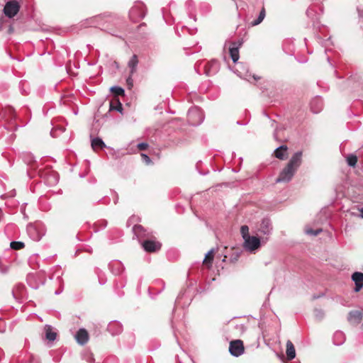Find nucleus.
Here are the masks:
<instances>
[{
	"instance_id": "obj_1",
	"label": "nucleus",
	"mask_w": 363,
	"mask_h": 363,
	"mask_svg": "<svg viewBox=\"0 0 363 363\" xmlns=\"http://www.w3.org/2000/svg\"><path fill=\"white\" fill-rule=\"evenodd\" d=\"M187 117L189 123L192 125H199L204 120L202 110L197 106L192 107L189 110Z\"/></svg>"
},
{
	"instance_id": "obj_2",
	"label": "nucleus",
	"mask_w": 363,
	"mask_h": 363,
	"mask_svg": "<svg viewBox=\"0 0 363 363\" xmlns=\"http://www.w3.org/2000/svg\"><path fill=\"white\" fill-rule=\"evenodd\" d=\"M295 173L296 171L293 168H291L286 165L280 172L279 177L276 179V182H289L291 180Z\"/></svg>"
},
{
	"instance_id": "obj_3",
	"label": "nucleus",
	"mask_w": 363,
	"mask_h": 363,
	"mask_svg": "<svg viewBox=\"0 0 363 363\" xmlns=\"http://www.w3.org/2000/svg\"><path fill=\"white\" fill-rule=\"evenodd\" d=\"M243 342L240 340H233L230 342L229 352L234 357H239L244 353Z\"/></svg>"
},
{
	"instance_id": "obj_4",
	"label": "nucleus",
	"mask_w": 363,
	"mask_h": 363,
	"mask_svg": "<svg viewBox=\"0 0 363 363\" xmlns=\"http://www.w3.org/2000/svg\"><path fill=\"white\" fill-rule=\"evenodd\" d=\"M19 9L20 5L16 1H10L6 4L4 8V12L6 16L12 18L17 14Z\"/></svg>"
},
{
	"instance_id": "obj_5",
	"label": "nucleus",
	"mask_w": 363,
	"mask_h": 363,
	"mask_svg": "<svg viewBox=\"0 0 363 363\" xmlns=\"http://www.w3.org/2000/svg\"><path fill=\"white\" fill-rule=\"evenodd\" d=\"M244 241L245 249L250 252L255 251L260 246V240L255 236H247V238H245Z\"/></svg>"
},
{
	"instance_id": "obj_6",
	"label": "nucleus",
	"mask_w": 363,
	"mask_h": 363,
	"mask_svg": "<svg viewBox=\"0 0 363 363\" xmlns=\"http://www.w3.org/2000/svg\"><path fill=\"white\" fill-rule=\"evenodd\" d=\"M129 16L133 21H137L145 16L143 5L138 4L132 7L129 11Z\"/></svg>"
},
{
	"instance_id": "obj_7",
	"label": "nucleus",
	"mask_w": 363,
	"mask_h": 363,
	"mask_svg": "<svg viewBox=\"0 0 363 363\" xmlns=\"http://www.w3.org/2000/svg\"><path fill=\"white\" fill-rule=\"evenodd\" d=\"M301 162L302 152L298 151L291 156L287 164V166H289L291 168H293L296 172L298 168L301 166Z\"/></svg>"
},
{
	"instance_id": "obj_8",
	"label": "nucleus",
	"mask_w": 363,
	"mask_h": 363,
	"mask_svg": "<svg viewBox=\"0 0 363 363\" xmlns=\"http://www.w3.org/2000/svg\"><path fill=\"white\" fill-rule=\"evenodd\" d=\"M220 67V64L218 60H213L208 62L206 63V65L204 67L205 69V74L207 76H212L216 74Z\"/></svg>"
},
{
	"instance_id": "obj_9",
	"label": "nucleus",
	"mask_w": 363,
	"mask_h": 363,
	"mask_svg": "<svg viewBox=\"0 0 363 363\" xmlns=\"http://www.w3.org/2000/svg\"><path fill=\"white\" fill-rule=\"evenodd\" d=\"M258 231L264 235H269L272 231V222L269 218H263L259 228H258Z\"/></svg>"
},
{
	"instance_id": "obj_10",
	"label": "nucleus",
	"mask_w": 363,
	"mask_h": 363,
	"mask_svg": "<svg viewBox=\"0 0 363 363\" xmlns=\"http://www.w3.org/2000/svg\"><path fill=\"white\" fill-rule=\"evenodd\" d=\"M143 247L146 252H153L160 250L161 247V244L158 242L146 240L142 242Z\"/></svg>"
},
{
	"instance_id": "obj_11",
	"label": "nucleus",
	"mask_w": 363,
	"mask_h": 363,
	"mask_svg": "<svg viewBox=\"0 0 363 363\" xmlns=\"http://www.w3.org/2000/svg\"><path fill=\"white\" fill-rule=\"evenodd\" d=\"M242 45L241 42H232L229 47V52L233 62H236L239 59V48Z\"/></svg>"
},
{
	"instance_id": "obj_12",
	"label": "nucleus",
	"mask_w": 363,
	"mask_h": 363,
	"mask_svg": "<svg viewBox=\"0 0 363 363\" xmlns=\"http://www.w3.org/2000/svg\"><path fill=\"white\" fill-rule=\"evenodd\" d=\"M352 280L355 284L354 291L355 292L359 291L363 287V273L359 272L353 273L352 275Z\"/></svg>"
},
{
	"instance_id": "obj_13",
	"label": "nucleus",
	"mask_w": 363,
	"mask_h": 363,
	"mask_svg": "<svg viewBox=\"0 0 363 363\" xmlns=\"http://www.w3.org/2000/svg\"><path fill=\"white\" fill-rule=\"evenodd\" d=\"M107 330L112 335H117L122 332L123 326L119 322L113 320L110 322L109 324L108 325Z\"/></svg>"
},
{
	"instance_id": "obj_14",
	"label": "nucleus",
	"mask_w": 363,
	"mask_h": 363,
	"mask_svg": "<svg viewBox=\"0 0 363 363\" xmlns=\"http://www.w3.org/2000/svg\"><path fill=\"white\" fill-rule=\"evenodd\" d=\"M363 318V313L359 311H352L348 314V321L352 324L360 323Z\"/></svg>"
},
{
	"instance_id": "obj_15",
	"label": "nucleus",
	"mask_w": 363,
	"mask_h": 363,
	"mask_svg": "<svg viewBox=\"0 0 363 363\" xmlns=\"http://www.w3.org/2000/svg\"><path fill=\"white\" fill-rule=\"evenodd\" d=\"M77 342L83 345H85L89 340V334L87 331L84 329H79L75 335Z\"/></svg>"
},
{
	"instance_id": "obj_16",
	"label": "nucleus",
	"mask_w": 363,
	"mask_h": 363,
	"mask_svg": "<svg viewBox=\"0 0 363 363\" xmlns=\"http://www.w3.org/2000/svg\"><path fill=\"white\" fill-rule=\"evenodd\" d=\"M240 69H245V65L240 63L238 65L237 72H238V75L241 78H244L247 81H250L251 77L254 80H258L259 79V77L256 76L255 74L252 75L251 74H250L248 69L246 70L245 73H242V71H240Z\"/></svg>"
},
{
	"instance_id": "obj_17",
	"label": "nucleus",
	"mask_w": 363,
	"mask_h": 363,
	"mask_svg": "<svg viewBox=\"0 0 363 363\" xmlns=\"http://www.w3.org/2000/svg\"><path fill=\"white\" fill-rule=\"evenodd\" d=\"M310 106L312 112L318 113L323 108V100L319 97H315L311 100Z\"/></svg>"
},
{
	"instance_id": "obj_18",
	"label": "nucleus",
	"mask_w": 363,
	"mask_h": 363,
	"mask_svg": "<svg viewBox=\"0 0 363 363\" xmlns=\"http://www.w3.org/2000/svg\"><path fill=\"white\" fill-rule=\"evenodd\" d=\"M287 147L286 145H281L276 148L274 150V156L281 160H284L287 158Z\"/></svg>"
},
{
	"instance_id": "obj_19",
	"label": "nucleus",
	"mask_w": 363,
	"mask_h": 363,
	"mask_svg": "<svg viewBox=\"0 0 363 363\" xmlns=\"http://www.w3.org/2000/svg\"><path fill=\"white\" fill-rule=\"evenodd\" d=\"M138 65V56L136 55H133L128 63V67L130 68V74H133L136 72Z\"/></svg>"
},
{
	"instance_id": "obj_20",
	"label": "nucleus",
	"mask_w": 363,
	"mask_h": 363,
	"mask_svg": "<svg viewBox=\"0 0 363 363\" xmlns=\"http://www.w3.org/2000/svg\"><path fill=\"white\" fill-rule=\"evenodd\" d=\"M286 355L289 360L294 359L296 357L295 347L290 340L286 342Z\"/></svg>"
},
{
	"instance_id": "obj_21",
	"label": "nucleus",
	"mask_w": 363,
	"mask_h": 363,
	"mask_svg": "<svg viewBox=\"0 0 363 363\" xmlns=\"http://www.w3.org/2000/svg\"><path fill=\"white\" fill-rule=\"evenodd\" d=\"M345 340V334L341 331H336L333 335V342L335 345H341Z\"/></svg>"
},
{
	"instance_id": "obj_22",
	"label": "nucleus",
	"mask_w": 363,
	"mask_h": 363,
	"mask_svg": "<svg viewBox=\"0 0 363 363\" xmlns=\"http://www.w3.org/2000/svg\"><path fill=\"white\" fill-rule=\"evenodd\" d=\"M45 337L50 341H54L56 339L57 333L52 330L50 325H45Z\"/></svg>"
},
{
	"instance_id": "obj_23",
	"label": "nucleus",
	"mask_w": 363,
	"mask_h": 363,
	"mask_svg": "<svg viewBox=\"0 0 363 363\" xmlns=\"http://www.w3.org/2000/svg\"><path fill=\"white\" fill-rule=\"evenodd\" d=\"M265 16H266L265 9L264 7H262L259 13L257 18L254 20L253 21H252L251 25L252 26L259 25V23H261L262 22Z\"/></svg>"
},
{
	"instance_id": "obj_24",
	"label": "nucleus",
	"mask_w": 363,
	"mask_h": 363,
	"mask_svg": "<svg viewBox=\"0 0 363 363\" xmlns=\"http://www.w3.org/2000/svg\"><path fill=\"white\" fill-rule=\"evenodd\" d=\"M91 147L94 150L97 148H103L105 147V144L101 138H96L91 140Z\"/></svg>"
},
{
	"instance_id": "obj_25",
	"label": "nucleus",
	"mask_w": 363,
	"mask_h": 363,
	"mask_svg": "<svg viewBox=\"0 0 363 363\" xmlns=\"http://www.w3.org/2000/svg\"><path fill=\"white\" fill-rule=\"evenodd\" d=\"M10 247L13 250H21L23 249L25 247V244L23 242L21 241H12L10 243Z\"/></svg>"
},
{
	"instance_id": "obj_26",
	"label": "nucleus",
	"mask_w": 363,
	"mask_h": 363,
	"mask_svg": "<svg viewBox=\"0 0 363 363\" xmlns=\"http://www.w3.org/2000/svg\"><path fill=\"white\" fill-rule=\"evenodd\" d=\"M111 91L116 96H123L125 93L124 89L118 86H112L111 88Z\"/></svg>"
},
{
	"instance_id": "obj_27",
	"label": "nucleus",
	"mask_w": 363,
	"mask_h": 363,
	"mask_svg": "<svg viewBox=\"0 0 363 363\" xmlns=\"http://www.w3.org/2000/svg\"><path fill=\"white\" fill-rule=\"evenodd\" d=\"M357 162V158L354 155H350L347 158V162L349 166L354 167Z\"/></svg>"
},
{
	"instance_id": "obj_28",
	"label": "nucleus",
	"mask_w": 363,
	"mask_h": 363,
	"mask_svg": "<svg viewBox=\"0 0 363 363\" xmlns=\"http://www.w3.org/2000/svg\"><path fill=\"white\" fill-rule=\"evenodd\" d=\"M133 231H134V233L138 236V237H140V236H142L143 235V233H144V228L142 225H135L134 227H133Z\"/></svg>"
},
{
	"instance_id": "obj_29",
	"label": "nucleus",
	"mask_w": 363,
	"mask_h": 363,
	"mask_svg": "<svg viewBox=\"0 0 363 363\" xmlns=\"http://www.w3.org/2000/svg\"><path fill=\"white\" fill-rule=\"evenodd\" d=\"M213 249H211L210 251L207 252L206 257L203 259L204 263H211L213 259Z\"/></svg>"
},
{
	"instance_id": "obj_30",
	"label": "nucleus",
	"mask_w": 363,
	"mask_h": 363,
	"mask_svg": "<svg viewBox=\"0 0 363 363\" xmlns=\"http://www.w3.org/2000/svg\"><path fill=\"white\" fill-rule=\"evenodd\" d=\"M240 233L244 240L247 238V236H250L249 235V228L247 225H242L240 228Z\"/></svg>"
},
{
	"instance_id": "obj_31",
	"label": "nucleus",
	"mask_w": 363,
	"mask_h": 363,
	"mask_svg": "<svg viewBox=\"0 0 363 363\" xmlns=\"http://www.w3.org/2000/svg\"><path fill=\"white\" fill-rule=\"evenodd\" d=\"M112 270L114 274H118L121 273L120 268L122 267L121 262H116L113 264V266H111Z\"/></svg>"
},
{
	"instance_id": "obj_32",
	"label": "nucleus",
	"mask_w": 363,
	"mask_h": 363,
	"mask_svg": "<svg viewBox=\"0 0 363 363\" xmlns=\"http://www.w3.org/2000/svg\"><path fill=\"white\" fill-rule=\"evenodd\" d=\"M321 231H322L321 229H317L315 230H313L312 229H306V234L311 235H315V236L318 235Z\"/></svg>"
},
{
	"instance_id": "obj_33",
	"label": "nucleus",
	"mask_w": 363,
	"mask_h": 363,
	"mask_svg": "<svg viewBox=\"0 0 363 363\" xmlns=\"http://www.w3.org/2000/svg\"><path fill=\"white\" fill-rule=\"evenodd\" d=\"M141 157L143 160L147 164H149L151 162V160L149 156L145 153L141 154Z\"/></svg>"
},
{
	"instance_id": "obj_34",
	"label": "nucleus",
	"mask_w": 363,
	"mask_h": 363,
	"mask_svg": "<svg viewBox=\"0 0 363 363\" xmlns=\"http://www.w3.org/2000/svg\"><path fill=\"white\" fill-rule=\"evenodd\" d=\"M148 144L146 143H140L138 145V147L140 150H145L147 148Z\"/></svg>"
},
{
	"instance_id": "obj_35",
	"label": "nucleus",
	"mask_w": 363,
	"mask_h": 363,
	"mask_svg": "<svg viewBox=\"0 0 363 363\" xmlns=\"http://www.w3.org/2000/svg\"><path fill=\"white\" fill-rule=\"evenodd\" d=\"M315 316L317 318H322L323 317L324 313H323L322 310H320V309H315Z\"/></svg>"
},
{
	"instance_id": "obj_36",
	"label": "nucleus",
	"mask_w": 363,
	"mask_h": 363,
	"mask_svg": "<svg viewBox=\"0 0 363 363\" xmlns=\"http://www.w3.org/2000/svg\"><path fill=\"white\" fill-rule=\"evenodd\" d=\"M113 109H116V111H119V112H121V111H122V109H123V108H122V105H121V104L119 102V103H118V107H116V108H114V107L111 104V106H110V110H113Z\"/></svg>"
},
{
	"instance_id": "obj_37",
	"label": "nucleus",
	"mask_w": 363,
	"mask_h": 363,
	"mask_svg": "<svg viewBox=\"0 0 363 363\" xmlns=\"http://www.w3.org/2000/svg\"><path fill=\"white\" fill-rule=\"evenodd\" d=\"M132 75L133 74H130V76L128 77L126 82H127V84L129 86V88H130L131 86H133V79H132Z\"/></svg>"
},
{
	"instance_id": "obj_38",
	"label": "nucleus",
	"mask_w": 363,
	"mask_h": 363,
	"mask_svg": "<svg viewBox=\"0 0 363 363\" xmlns=\"http://www.w3.org/2000/svg\"><path fill=\"white\" fill-rule=\"evenodd\" d=\"M357 11L359 17L363 18V6L360 5L357 7Z\"/></svg>"
},
{
	"instance_id": "obj_39",
	"label": "nucleus",
	"mask_w": 363,
	"mask_h": 363,
	"mask_svg": "<svg viewBox=\"0 0 363 363\" xmlns=\"http://www.w3.org/2000/svg\"><path fill=\"white\" fill-rule=\"evenodd\" d=\"M28 231L30 234H31L32 232L35 231V228L33 225H29L28 227Z\"/></svg>"
},
{
	"instance_id": "obj_40",
	"label": "nucleus",
	"mask_w": 363,
	"mask_h": 363,
	"mask_svg": "<svg viewBox=\"0 0 363 363\" xmlns=\"http://www.w3.org/2000/svg\"><path fill=\"white\" fill-rule=\"evenodd\" d=\"M0 270H1V272L2 273H6V272L8 271V269H7V268H6V267H4V268H2L1 266H0Z\"/></svg>"
},
{
	"instance_id": "obj_41",
	"label": "nucleus",
	"mask_w": 363,
	"mask_h": 363,
	"mask_svg": "<svg viewBox=\"0 0 363 363\" xmlns=\"http://www.w3.org/2000/svg\"><path fill=\"white\" fill-rule=\"evenodd\" d=\"M277 131H278V128H276L274 133V137L275 139H277Z\"/></svg>"
},
{
	"instance_id": "obj_42",
	"label": "nucleus",
	"mask_w": 363,
	"mask_h": 363,
	"mask_svg": "<svg viewBox=\"0 0 363 363\" xmlns=\"http://www.w3.org/2000/svg\"><path fill=\"white\" fill-rule=\"evenodd\" d=\"M359 212H360V214L359 215V216L362 218H363V208H361L359 209Z\"/></svg>"
},
{
	"instance_id": "obj_43",
	"label": "nucleus",
	"mask_w": 363,
	"mask_h": 363,
	"mask_svg": "<svg viewBox=\"0 0 363 363\" xmlns=\"http://www.w3.org/2000/svg\"><path fill=\"white\" fill-rule=\"evenodd\" d=\"M40 238H41L38 235H37L36 236H34L33 238H32V239H33L34 240H39Z\"/></svg>"
},
{
	"instance_id": "obj_44",
	"label": "nucleus",
	"mask_w": 363,
	"mask_h": 363,
	"mask_svg": "<svg viewBox=\"0 0 363 363\" xmlns=\"http://www.w3.org/2000/svg\"><path fill=\"white\" fill-rule=\"evenodd\" d=\"M33 277V275L32 274H30L28 277V281H30V280Z\"/></svg>"
},
{
	"instance_id": "obj_45",
	"label": "nucleus",
	"mask_w": 363,
	"mask_h": 363,
	"mask_svg": "<svg viewBox=\"0 0 363 363\" xmlns=\"http://www.w3.org/2000/svg\"><path fill=\"white\" fill-rule=\"evenodd\" d=\"M29 284L30 285V286H32L34 289H37L38 287V286L32 285L31 284Z\"/></svg>"
},
{
	"instance_id": "obj_46",
	"label": "nucleus",
	"mask_w": 363,
	"mask_h": 363,
	"mask_svg": "<svg viewBox=\"0 0 363 363\" xmlns=\"http://www.w3.org/2000/svg\"><path fill=\"white\" fill-rule=\"evenodd\" d=\"M351 82H352V79H348V80H347V83L348 84H350Z\"/></svg>"
},
{
	"instance_id": "obj_47",
	"label": "nucleus",
	"mask_w": 363,
	"mask_h": 363,
	"mask_svg": "<svg viewBox=\"0 0 363 363\" xmlns=\"http://www.w3.org/2000/svg\"><path fill=\"white\" fill-rule=\"evenodd\" d=\"M55 294H59V291H55Z\"/></svg>"
}]
</instances>
